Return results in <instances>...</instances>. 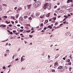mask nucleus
<instances>
[{
    "instance_id": "nucleus-1",
    "label": "nucleus",
    "mask_w": 73,
    "mask_h": 73,
    "mask_svg": "<svg viewBox=\"0 0 73 73\" xmlns=\"http://www.w3.org/2000/svg\"><path fill=\"white\" fill-rule=\"evenodd\" d=\"M47 8L49 10L51 8V4L50 3H47Z\"/></svg>"
},
{
    "instance_id": "nucleus-2",
    "label": "nucleus",
    "mask_w": 73,
    "mask_h": 73,
    "mask_svg": "<svg viewBox=\"0 0 73 73\" xmlns=\"http://www.w3.org/2000/svg\"><path fill=\"white\" fill-rule=\"evenodd\" d=\"M36 5L38 6V7L41 4V3H40V1H37L36 2Z\"/></svg>"
},
{
    "instance_id": "nucleus-3",
    "label": "nucleus",
    "mask_w": 73,
    "mask_h": 73,
    "mask_svg": "<svg viewBox=\"0 0 73 73\" xmlns=\"http://www.w3.org/2000/svg\"><path fill=\"white\" fill-rule=\"evenodd\" d=\"M33 5L34 7V8H37V7H38V6H37V4H36V2L34 3L33 4Z\"/></svg>"
},
{
    "instance_id": "nucleus-4",
    "label": "nucleus",
    "mask_w": 73,
    "mask_h": 73,
    "mask_svg": "<svg viewBox=\"0 0 73 73\" xmlns=\"http://www.w3.org/2000/svg\"><path fill=\"white\" fill-rule=\"evenodd\" d=\"M47 3H46L44 5V9H46V7H47Z\"/></svg>"
},
{
    "instance_id": "nucleus-5",
    "label": "nucleus",
    "mask_w": 73,
    "mask_h": 73,
    "mask_svg": "<svg viewBox=\"0 0 73 73\" xmlns=\"http://www.w3.org/2000/svg\"><path fill=\"white\" fill-rule=\"evenodd\" d=\"M70 2H71V3H72V2H73V1L72 0H68L67 3H70Z\"/></svg>"
},
{
    "instance_id": "nucleus-6",
    "label": "nucleus",
    "mask_w": 73,
    "mask_h": 73,
    "mask_svg": "<svg viewBox=\"0 0 73 73\" xmlns=\"http://www.w3.org/2000/svg\"><path fill=\"white\" fill-rule=\"evenodd\" d=\"M48 20H46L44 22V24H47V23H48Z\"/></svg>"
},
{
    "instance_id": "nucleus-7",
    "label": "nucleus",
    "mask_w": 73,
    "mask_h": 73,
    "mask_svg": "<svg viewBox=\"0 0 73 73\" xmlns=\"http://www.w3.org/2000/svg\"><path fill=\"white\" fill-rule=\"evenodd\" d=\"M24 59L23 58V56H22L21 57V62H22L23 61H24Z\"/></svg>"
},
{
    "instance_id": "nucleus-8",
    "label": "nucleus",
    "mask_w": 73,
    "mask_h": 73,
    "mask_svg": "<svg viewBox=\"0 0 73 73\" xmlns=\"http://www.w3.org/2000/svg\"><path fill=\"white\" fill-rule=\"evenodd\" d=\"M47 27L49 28L50 29H52V26H51L50 25L48 26Z\"/></svg>"
},
{
    "instance_id": "nucleus-9",
    "label": "nucleus",
    "mask_w": 73,
    "mask_h": 73,
    "mask_svg": "<svg viewBox=\"0 0 73 73\" xmlns=\"http://www.w3.org/2000/svg\"><path fill=\"white\" fill-rule=\"evenodd\" d=\"M40 17L41 19H43L44 17V15H41Z\"/></svg>"
},
{
    "instance_id": "nucleus-10",
    "label": "nucleus",
    "mask_w": 73,
    "mask_h": 73,
    "mask_svg": "<svg viewBox=\"0 0 73 73\" xmlns=\"http://www.w3.org/2000/svg\"><path fill=\"white\" fill-rule=\"evenodd\" d=\"M2 10V6L0 5V11H1Z\"/></svg>"
},
{
    "instance_id": "nucleus-11",
    "label": "nucleus",
    "mask_w": 73,
    "mask_h": 73,
    "mask_svg": "<svg viewBox=\"0 0 73 73\" xmlns=\"http://www.w3.org/2000/svg\"><path fill=\"white\" fill-rule=\"evenodd\" d=\"M58 63L56 62L55 64H54V66H57V65H58Z\"/></svg>"
},
{
    "instance_id": "nucleus-12",
    "label": "nucleus",
    "mask_w": 73,
    "mask_h": 73,
    "mask_svg": "<svg viewBox=\"0 0 73 73\" xmlns=\"http://www.w3.org/2000/svg\"><path fill=\"white\" fill-rule=\"evenodd\" d=\"M19 19L20 20H21V21H23V19L22 17H21L19 18Z\"/></svg>"
},
{
    "instance_id": "nucleus-13",
    "label": "nucleus",
    "mask_w": 73,
    "mask_h": 73,
    "mask_svg": "<svg viewBox=\"0 0 73 73\" xmlns=\"http://www.w3.org/2000/svg\"><path fill=\"white\" fill-rule=\"evenodd\" d=\"M50 13H48L46 15V17H49V15Z\"/></svg>"
},
{
    "instance_id": "nucleus-14",
    "label": "nucleus",
    "mask_w": 73,
    "mask_h": 73,
    "mask_svg": "<svg viewBox=\"0 0 73 73\" xmlns=\"http://www.w3.org/2000/svg\"><path fill=\"white\" fill-rule=\"evenodd\" d=\"M27 6L28 7V9H30V8L31 7V5H28Z\"/></svg>"
},
{
    "instance_id": "nucleus-15",
    "label": "nucleus",
    "mask_w": 73,
    "mask_h": 73,
    "mask_svg": "<svg viewBox=\"0 0 73 73\" xmlns=\"http://www.w3.org/2000/svg\"><path fill=\"white\" fill-rule=\"evenodd\" d=\"M24 19H27V18H28V16H24Z\"/></svg>"
},
{
    "instance_id": "nucleus-16",
    "label": "nucleus",
    "mask_w": 73,
    "mask_h": 73,
    "mask_svg": "<svg viewBox=\"0 0 73 73\" xmlns=\"http://www.w3.org/2000/svg\"><path fill=\"white\" fill-rule=\"evenodd\" d=\"M66 9L67 10H69V9H69V7H68L66 8Z\"/></svg>"
},
{
    "instance_id": "nucleus-17",
    "label": "nucleus",
    "mask_w": 73,
    "mask_h": 73,
    "mask_svg": "<svg viewBox=\"0 0 73 73\" xmlns=\"http://www.w3.org/2000/svg\"><path fill=\"white\" fill-rule=\"evenodd\" d=\"M61 68H62V66H59L58 67V69H61Z\"/></svg>"
},
{
    "instance_id": "nucleus-18",
    "label": "nucleus",
    "mask_w": 73,
    "mask_h": 73,
    "mask_svg": "<svg viewBox=\"0 0 73 73\" xmlns=\"http://www.w3.org/2000/svg\"><path fill=\"white\" fill-rule=\"evenodd\" d=\"M63 11H63V10H62L60 11H59V12H60V13H62L63 12Z\"/></svg>"
},
{
    "instance_id": "nucleus-19",
    "label": "nucleus",
    "mask_w": 73,
    "mask_h": 73,
    "mask_svg": "<svg viewBox=\"0 0 73 73\" xmlns=\"http://www.w3.org/2000/svg\"><path fill=\"white\" fill-rule=\"evenodd\" d=\"M29 36L30 37V38H32V37H33V35H29Z\"/></svg>"
},
{
    "instance_id": "nucleus-20",
    "label": "nucleus",
    "mask_w": 73,
    "mask_h": 73,
    "mask_svg": "<svg viewBox=\"0 0 73 73\" xmlns=\"http://www.w3.org/2000/svg\"><path fill=\"white\" fill-rule=\"evenodd\" d=\"M6 53H9V50H6Z\"/></svg>"
},
{
    "instance_id": "nucleus-21",
    "label": "nucleus",
    "mask_w": 73,
    "mask_h": 73,
    "mask_svg": "<svg viewBox=\"0 0 73 73\" xmlns=\"http://www.w3.org/2000/svg\"><path fill=\"white\" fill-rule=\"evenodd\" d=\"M67 35H68V36H69V34H70V32H68L67 33H66Z\"/></svg>"
},
{
    "instance_id": "nucleus-22",
    "label": "nucleus",
    "mask_w": 73,
    "mask_h": 73,
    "mask_svg": "<svg viewBox=\"0 0 73 73\" xmlns=\"http://www.w3.org/2000/svg\"><path fill=\"white\" fill-rule=\"evenodd\" d=\"M31 17H32L33 18H34L35 16H34V15H31Z\"/></svg>"
},
{
    "instance_id": "nucleus-23",
    "label": "nucleus",
    "mask_w": 73,
    "mask_h": 73,
    "mask_svg": "<svg viewBox=\"0 0 73 73\" xmlns=\"http://www.w3.org/2000/svg\"><path fill=\"white\" fill-rule=\"evenodd\" d=\"M23 31L24 30H23V29H21L20 30V32H23Z\"/></svg>"
},
{
    "instance_id": "nucleus-24",
    "label": "nucleus",
    "mask_w": 73,
    "mask_h": 73,
    "mask_svg": "<svg viewBox=\"0 0 73 73\" xmlns=\"http://www.w3.org/2000/svg\"><path fill=\"white\" fill-rule=\"evenodd\" d=\"M3 28H5V27H6V25H3Z\"/></svg>"
},
{
    "instance_id": "nucleus-25",
    "label": "nucleus",
    "mask_w": 73,
    "mask_h": 73,
    "mask_svg": "<svg viewBox=\"0 0 73 73\" xmlns=\"http://www.w3.org/2000/svg\"><path fill=\"white\" fill-rule=\"evenodd\" d=\"M28 3H30L31 2V0H27Z\"/></svg>"
},
{
    "instance_id": "nucleus-26",
    "label": "nucleus",
    "mask_w": 73,
    "mask_h": 73,
    "mask_svg": "<svg viewBox=\"0 0 73 73\" xmlns=\"http://www.w3.org/2000/svg\"><path fill=\"white\" fill-rule=\"evenodd\" d=\"M3 17H4L5 18L7 19V17H7V16H5Z\"/></svg>"
},
{
    "instance_id": "nucleus-27",
    "label": "nucleus",
    "mask_w": 73,
    "mask_h": 73,
    "mask_svg": "<svg viewBox=\"0 0 73 73\" xmlns=\"http://www.w3.org/2000/svg\"><path fill=\"white\" fill-rule=\"evenodd\" d=\"M7 54H4V56H5V57H7Z\"/></svg>"
},
{
    "instance_id": "nucleus-28",
    "label": "nucleus",
    "mask_w": 73,
    "mask_h": 73,
    "mask_svg": "<svg viewBox=\"0 0 73 73\" xmlns=\"http://www.w3.org/2000/svg\"><path fill=\"white\" fill-rule=\"evenodd\" d=\"M40 26H41V27H42V26H44V25H43V23H42L40 24Z\"/></svg>"
},
{
    "instance_id": "nucleus-29",
    "label": "nucleus",
    "mask_w": 73,
    "mask_h": 73,
    "mask_svg": "<svg viewBox=\"0 0 73 73\" xmlns=\"http://www.w3.org/2000/svg\"><path fill=\"white\" fill-rule=\"evenodd\" d=\"M10 33V35H13V33L12 32H11Z\"/></svg>"
},
{
    "instance_id": "nucleus-30",
    "label": "nucleus",
    "mask_w": 73,
    "mask_h": 73,
    "mask_svg": "<svg viewBox=\"0 0 73 73\" xmlns=\"http://www.w3.org/2000/svg\"><path fill=\"white\" fill-rule=\"evenodd\" d=\"M17 9V7H15L14 8V9L15 10H16V9Z\"/></svg>"
},
{
    "instance_id": "nucleus-31",
    "label": "nucleus",
    "mask_w": 73,
    "mask_h": 73,
    "mask_svg": "<svg viewBox=\"0 0 73 73\" xmlns=\"http://www.w3.org/2000/svg\"><path fill=\"white\" fill-rule=\"evenodd\" d=\"M6 24H9V22H8L7 21H6Z\"/></svg>"
},
{
    "instance_id": "nucleus-32",
    "label": "nucleus",
    "mask_w": 73,
    "mask_h": 73,
    "mask_svg": "<svg viewBox=\"0 0 73 73\" xmlns=\"http://www.w3.org/2000/svg\"><path fill=\"white\" fill-rule=\"evenodd\" d=\"M16 17H17V18H18V17H19V15L18 14L16 15Z\"/></svg>"
},
{
    "instance_id": "nucleus-33",
    "label": "nucleus",
    "mask_w": 73,
    "mask_h": 73,
    "mask_svg": "<svg viewBox=\"0 0 73 73\" xmlns=\"http://www.w3.org/2000/svg\"><path fill=\"white\" fill-rule=\"evenodd\" d=\"M58 23H56L55 24V25H58Z\"/></svg>"
},
{
    "instance_id": "nucleus-34",
    "label": "nucleus",
    "mask_w": 73,
    "mask_h": 73,
    "mask_svg": "<svg viewBox=\"0 0 73 73\" xmlns=\"http://www.w3.org/2000/svg\"><path fill=\"white\" fill-rule=\"evenodd\" d=\"M36 16H38V14L37 13H36Z\"/></svg>"
},
{
    "instance_id": "nucleus-35",
    "label": "nucleus",
    "mask_w": 73,
    "mask_h": 73,
    "mask_svg": "<svg viewBox=\"0 0 73 73\" xmlns=\"http://www.w3.org/2000/svg\"><path fill=\"white\" fill-rule=\"evenodd\" d=\"M29 20H32V17H30L29 18Z\"/></svg>"
},
{
    "instance_id": "nucleus-36",
    "label": "nucleus",
    "mask_w": 73,
    "mask_h": 73,
    "mask_svg": "<svg viewBox=\"0 0 73 73\" xmlns=\"http://www.w3.org/2000/svg\"><path fill=\"white\" fill-rule=\"evenodd\" d=\"M30 32H31V31L30 30H29L28 31H27V32H28V33H29Z\"/></svg>"
},
{
    "instance_id": "nucleus-37",
    "label": "nucleus",
    "mask_w": 73,
    "mask_h": 73,
    "mask_svg": "<svg viewBox=\"0 0 73 73\" xmlns=\"http://www.w3.org/2000/svg\"><path fill=\"white\" fill-rule=\"evenodd\" d=\"M71 62H70L69 63H68V65H71Z\"/></svg>"
},
{
    "instance_id": "nucleus-38",
    "label": "nucleus",
    "mask_w": 73,
    "mask_h": 73,
    "mask_svg": "<svg viewBox=\"0 0 73 73\" xmlns=\"http://www.w3.org/2000/svg\"><path fill=\"white\" fill-rule=\"evenodd\" d=\"M52 72H55V70H52Z\"/></svg>"
},
{
    "instance_id": "nucleus-39",
    "label": "nucleus",
    "mask_w": 73,
    "mask_h": 73,
    "mask_svg": "<svg viewBox=\"0 0 73 73\" xmlns=\"http://www.w3.org/2000/svg\"><path fill=\"white\" fill-rule=\"evenodd\" d=\"M67 62H70V59H68L67 60Z\"/></svg>"
},
{
    "instance_id": "nucleus-40",
    "label": "nucleus",
    "mask_w": 73,
    "mask_h": 73,
    "mask_svg": "<svg viewBox=\"0 0 73 73\" xmlns=\"http://www.w3.org/2000/svg\"><path fill=\"white\" fill-rule=\"evenodd\" d=\"M54 20H56V17H55L54 18Z\"/></svg>"
},
{
    "instance_id": "nucleus-41",
    "label": "nucleus",
    "mask_w": 73,
    "mask_h": 73,
    "mask_svg": "<svg viewBox=\"0 0 73 73\" xmlns=\"http://www.w3.org/2000/svg\"><path fill=\"white\" fill-rule=\"evenodd\" d=\"M34 32H35L34 31H33L31 32V33H34Z\"/></svg>"
},
{
    "instance_id": "nucleus-42",
    "label": "nucleus",
    "mask_w": 73,
    "mask_h": 73,
    "mask_svg": "<svg viewBox=\"0 0 73 73\" xmlns=\"http://www.w3.org/2000/svg\"><path fill=\"white\" fill-rule=\"evenodd\" d=\"M70 11L71 12H72V9H71H71H70Z\"/></svg>"
},
{
    "instance_id": "nucleus-43",
    "label": "nucleus",
    "mask_w": 73,
    "mask_h": 73,
    "mask_svg": "<svg viewBox=\"0 0 73 73\" xmlns=\"http://www.w3.org/2000/svg\"><path fill=\"white\" fill-rule=\"evenodd\" d=\"M20 49H21L20 48H19L18 50V52H19V50H20Z\"/></svg>"
},
{
    "instance_id": "nucleus-44",
    "label": "nucleus",
    "mask_w": 73,
    "mask_h": 73,
    "mask_svg": "<svg viewBox=\"0 0 73 73\" xmlns=\"http://www.w3.org/2000/svg\"><path fill=\"white\" fill-rule=\"evenodd\" d=\"M12 25H11V24L9 25V27H12Z\"/></svg>"
},
{
    "instance_id": "nucleus-45",
    "label": "nucleus",
    "mask_w": 73,
    "mask_h": 73,
    "mask_svg": "<svg viewBox=\"0 0 73 73\" xmlns=\"http://www.w3.org/2000/svg\"><path fill=\"white\" fill-rule=\"evenodd\" d=\"M13 32L14 33H15V32H16V31H15V30L13 31Z\"/></svg>"
},
{
    "instance_id": "nucleus-46",
    "label": "nucleus",
    "mask_w": 73,
    "mask_h": 73,
    "mask_svg": "<svg viewBox=\"0 0 73 73\" xmlns=\"http://www.w3.org/2000/svg\"><path fill=\"white\" fill-rule=\"evenodd\" d=\"M3 69H5V66H3Z\"/></svg>"
},
{
    "instance_id": "nucleus-47",
    "label": "nucleus",
    "mask_w": 73,
    "mask_h": 73,
    "mask_svg": "<svg viewBox=\"0 0 73 73\" xmlns=\"http://www.w3.org/2000/svg\"><path fill=\"white\" fill-rule=\"evenodd\" d=\"M11 23L13 24H14V22H13V21H11Z\"/></svg>"
},
{
    "instance_id": "nucleus-48",
    "label": "nucleus",
    "mask_w": 73,
    "mask_h": 73,
    "mask_svg": "<svg viewBox=\"0 0 73 73\" xmlns=\"http://www.w3.org/2000/svg\"><path fill=\"white\" fill-rule=\"evenodd\" d=\"M54 16H57V14L55 13L54 14Z\"/></svg>"
},
{
    "instance_id": "nucleus-49",
    "label": "nucleus",
    "mask_w": 73,
    "mask_h": 73,
    "mask_svg": "<svg viewBox=\"0 0 73 73\" xmlns=\"http://www.w3.org/2000/svg\"><path fill=\"white\" fill-rule=\"evenodd\" d=\"M21 29H24V27H21Z\"/></svg>"
},
{
    "instance_id": "nucleus-50",
    "label": "nucleus",
    "mask_w": 73,
    "mask_h": 73,
    "mask_svg": "<svg viewBox=\"0 0 73 73\" xmlns=\"http://www.w3.org/2000/svg\"><path fill=\"white\" fill-rule=\"evenodd\" d=\"M48 59H49V58H50V56L48 55Z\"/></svg>"
},
{
    "instance_id": "nucleus-51",
    "label": "nucleus",
    "mask_w": 73,
    "mask_h": 73,
    "mask_svg": "<svg viewBox=\"0 0 73 73\" xmlns=\"http://www.w3.org/2000/svg\"><path fill=\"white\" fill-rule=\"evenodd\" d=\"M57 6H55L54 7V8H57Z\"/></svg>"
},
{
    "instance_id": "nucleus-52",
    "label": "nucleus",
    "mask_w": 73,
    "mask_h": 73,
    "mask_svg": "<svg viewBox=\"0 0 73 73\" xmlns=\"http://www.w3.org/2000/svg\"><path fill=\"white\" fill-rule=\"evenodd\" d=\"M60 72H63V71H64V70H60Z\"/></svg>"
},
{
    "instance_id": "nucleus-53",
    "label": "nucleus",
    "mask_w": 73,
    "mask_h": 73,
    "mask_svg": "<svg viewBox=\"0 0 73 73\" xmlns=\"http://www.w3.org/2000/svg\"><path fill=\"white\" fill-rule=\"evenodd\" d=\"M46 27H45L44 28V30H46Z\"/></svg>"
},
{
    "instance_id": "nucleus-54",
    "label": "nucleus",
    "mask_w": 73,
    "mask_h": 73,
    "mask_svg": "<svg viewBox=\"0 0 73 73\" xmlns=\"http://www.w3.org/2000/svg\"><path fill=\"white\" fill-rule=\"evenodd\" d=\"M71 69H72L71 68H69V70L70 71H71Z\"/></svg>"
},
{
    "instance_id": "nucleus-55",
    "label": "nucleus",
    "mask_w": 73,
    "mask_h": 73,
    "mask_svg": "<svg viewBox=\"0 0 73 73\" xmlns=\"http://www.w3.org/2000/svg\"><path fill=\"white\" fill-rule=\"evenodd\" d=\"M49 21H52V19H49Z\"/></svg>"
},
{
    "instance_id": "nucleus-56",
    "label": "nucleus",
    "mask_w": 73,
    "mask_h": 73,
    "mask_svg": "<svg viewBox=\"0 0 73 73\" xmlns=\"http://www.w3.org/2000/svg\"><path fill=\"white\" fill-rule=\"evenodd\" d=\"M11 66V65H9L8 66V68H9V67H10V66Z\"/></svg>"
},
{
    "instance_id": "nucleus-57",
    "label": "nucleus",
    "mask_w": 73,
    "mask_h": 73,
    "mask_svg": "<svg viewBox=\"0 0 73 73\" xmlns=\"http://www.w3.org/2000/svg\"><path fill=\"white\" fill-rule=\"evenodd\" d=\"M17 27H20V25H17Z\"/></svg>"
},
{
    "instance_id": "nucleus-58",
    "label": "nucleus",
    "mask_w": 73,
    "mask_h": 73,
    "mask_svg": "<svg viewBox=\"0 0 73 73\" xmlns=\"http://www.w3.org/2000/svg\"><path fill=\"white\" fill-rule=\"evenodd\" d=\"M18 60H19V59H18V58H17V59H15V60L16 61H17Z\"/></svg>"
},
{
    "instance_id": "nucleus-59",
    "label": "nucleus",
    "mask_w": 73,
    "mask_h": 73,
    "mask_svg": "<svg viewBox=\"0 0 73 73\" xmlns=\"http://www.w3.org/2000/svg\"><path fill=\"white\" fill-rule=\"evenodd\" d=\"M15 23H18V21H15Z\"/></svg>"
},
{
    "instance_id": "nucleus-60",
    "label": "nucleus",
    "mask_w": 73,
    "mask_h": 73,
    "mask_svg": "<svg viewBox=\"0 0 73 73\" xmlns=\"http://www.w3.org/2000/svg\"><path fill=\"white\" fill-rule=\"evenodd\" d=\"M14 2H16V1H17V0H13Z\"/></svg>"
},
{
    "instance_id": "nucleus-61",
    "label": "nucleus",
    "mask_w": 73,
    "mask_h": 73,
    "mask_svg": "<svg viewBox=\"0 0 73 73\" xmlns=\"http://www.w3.org/2000/svg\"><path fill=\"white\" fill-rule=\"evenodd\" d=\"M7 31L9 33H10V31L9 30H7Z\"/></svg>"
},
{
    "instance_id": "nucleus-62",
    "label": "nucleus",
    "mask_w": 73,
    "mask_h": 73,
    "mask_svg": "<svg viewBox=\"0 0 73 73\" xmlns=\"http://www.w3.org/2000/svg\"><path fill=\"white\" fill-rule=\"evenodd\" d=\"M63 25V23H62V24H60V26H61V25Z\"/></svg>"
},
{
    "instance_id": "nucleus-63",
    "label": "nucleus",
    "mask_w": 73,
    "mask_h": 73,
    "mask_svg": "<svg viewBox=\"0 0 73 73\" xmlns=\"http://www.w3.org/2000/svg\"><path fill=\"white\" fill-rule=\"evenodd\" d=\"M66 21L64 22L63 23V24H65V23H66Z\"/></svg>"
},
{
    "instance_id": "nucleus-64",
    "label": "nucleus",
    "mask_w": 73,
    "mask_h": 73,
    "mask_svg": "<svg viewBox=\"0 0 73 73\" xmlns=\"http://www.w3.org/2000/svg\"><path fill=\"white\" fill-rule=\"evenodd\" d=\"M63 8H66V6L64 5L63 6Z\"/></svg>"
}]
</instances>
